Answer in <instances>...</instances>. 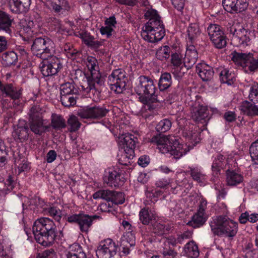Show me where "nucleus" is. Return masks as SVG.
<instances>
[{
  "mask_svg": "<svg viewBox=\"0 0 258 258\" xmlns=\"http://www.w3.org/2000/svg\"><path fill=\"white\" fill-rule=\"evenodd\" d=\"M236 157H228L227 159L223 155L218 154L214 159L212 165V170L214 174H217L221 169L225 168L226 165L235 166Z\"/></svg>",
  "mask_w": 258,
  "mask_h": 258,
  "instance_id": "nucleus-17",
  "label": "nucleus"
},
{
  "mask_svg": "<svg viewBox=\"0 0 258 258\" xmlns=\"http://www.w3.org/2000/svg\"><path fill=\"white\" fill-rule=\"evenodd\" d=\"M68 221L77 223L81 231L87 232L92 225L93 218L86 214H75L68 216Z\"/></svg>",
  "mask_w": 258,
  "mask_h": 258,
  "instance_id": "nucleus-16",
  "label": "nucleus"
},
{
  "mask_svg": "<svg viewBox=\"0 0 258 258\" xmlns=\"http://www.w3.org/2000/svg\"><path fill=\"white\" fill-rule=\"evenodd\" d=\"M46 5L57 12L70 9L69 3L66 0H46Z\"/></svg>",
  "mask_w": 258,
  "mask_h": 258,
  "instance_id": "nucleus-32",
  "label": "nucleus"
},
{
  "mask_svg": "<svg viewBox=\"0 0 258 258\" xmlns=\"http://www.w3.org/2000/svg\"><path fill=\"white\" fill-rule=\"evenodd\" d=\"M37 258H57V255L53 249H49L39 253Z\"/></svg>",
  "mask_w": 258,
  "mask_h": 258,
  "instance_id": "nucleus-62",
  "label": "nucleus"
},
{
  "mask_svg": "<svg viewBox=\"0 0 258 258\" xmlns=\"http://www.w3.org/2000/svg\"><path fill=\"white\" fill-rule=\"evenodd\" d=\"M77 36L79 37L84 43L88 46H90L94 37L86 32H78Z\"/></svg>",
  "mask_w": 258,
  "mask_h": 258,
  "instance_id": "nucleus-59",
  "label": "nucleus"
},
{
  "mask_svg": "<svg viewBox=\"0 0 258 258\" xmlns=\"http://www.w3.org/2000/svg\"><path fill=\"white\" fill-rule=\"evenodd\" d=\"M198 54L195 46L192 44L187 43V46L184 58V67L189 68L197 61Z\"/></svg>",
  "mask_w": 258,
  "mask_h": 258,
  "instance_id": "nucleus-23",
  "label": "nucleus"
},
{
  "mask_svg": "<svg viewBox=\"0 0 258 258\" xmlns=\"http://www.w3.org/2000/svg\"><path fill=\"white\" fill-rule=\"evenodd\" d=\"M214 45L217 48H222L226 46V41L224 33L211 40Z\"/></svg>",
  "mask_w": 258,
  "mask_h": 258,
  "instance_id": "nucleus-51",
  "label": "nucleus"
},
{
  "mask_svg": "<svg viewBox=\"0 0 258 258\" xmlns=\"http://www.w3.org/2000/svg\"><path fill=\"white\" fill-rule=\"evenodd\" d=\"M86 64L90 73V76L86 77L83 81L82 89L86 93H88L97 88L96 86L101 85L103 80L99 71V66L97 59L92 56H88Z\"/></svg>",
  "mask_w": 258,
  "mask_h": 258,
  "instance_id": "nucleus-5",
  "label": "nucleus"
},
{
  "mask_svg": "<svg viewBox=\"0 0 258 258\" xmlns=\"http://www.w3.org/2000/svg\"><path fill=\"white\" fill-rule=\"evenodd\" d=\"M171 126V122L170 120L164 119L161 120L156 126L158 132H165L168 131Z\"/></svg>",
  "mask_w": 258,
  "mask_h": 258,
  "instance_id": "nucleus-54",
  "label": "nucleus"
},
{
  "mask_svg": "<svg viewBox=\"0 0 258 258\" xmlns=\"http://www.w3.org/2000/svg\"><path fill=\"white\" fill-rule=\"evenodd\" d=\"M230 31L233 33L231 43L237 47H245L250 45L255 36L253 31L248 30L243 28L236 29L232 27Z\"/></svg>",
  "mask_w": 258,
  "mask_h": 258,
  "instance_id": "nucleus-9",
  "label": "nucleus"
},
{
  "mask_svg": "<svg viewBox=\"0 0 258 258\" xmlns=\"http://www.w3.org/2000/svg\"><path fill=\"white\" fill-rule=\"evenodd\" d=\"M243 176L237 170L228 169L226 172V182L228 185L235 186L243 181Z\"/></svg>",
  "mask_w": 258,
  "mask_h": 258,
  "instance_id": "nucleus-28",
  "label": "nucleus"
},
{
  "mask_svg": "<svg viewBox=\"0 0 258 258\" xmlns=\"http://www.w3.org/2000/svg\"><path fill=\"white\" fill-rule=\"evenodd\" d=\"M12 136L14 139L23 142L28 137V128L25 121H20L19 124L14 126Z\"/></svg>",
  "mask_w": 258,
  "mask_h": 258,
  "instance_id": "nucleus-22",
  "label": "nucleus"
},
{
  "mask_svg": "<svg viewBox=\"0 0 258 258\" xmlns=\"http://www.w3.org/2000/svg\"><path fill=\"white\" fill-rule=\"evenodd\" d=\"M48 213L55 220L59 221L60 220L62 213L60 210L55 207H51L48 209Z\"/></svg>",
  "mask_w": 258,
  "mask_h": 258,
  "instance_id": "nucleus-61",
  "label": "nucleus"
},
{
  "mask_svg": "<svg viewBox=\"0 0 258 258\" xmlns=\"http://www.w3.org/2000/svg\"><path fill=\"white\" fill-rule=\"evenodd\" d=\"M249 98L251 101H258V85H253L250 89Z\"/></svg>",
  "mask_w": 258,
  "mask_h": 258,
  "instance_id": "nucleus-63",
  "label": "nucleus"
},
{
  "mask_svg": "<svg viewBox=\"0 0 258 258\" xmlns=\"http://www.w3.org/2000/svg\"><path fill=\"white\" fill-rule=\"evenodd\" d=\"M172 84L171 76L169 73H165L161 75L159 81V88L161 91L168 88Z\"/></svg>",
  "mask_w": 258,
  "mask_h": 258,
  "instance_id": "nucleus-39",
  "label": "nucleus"
},
{
  "mask_svg": "<svg viewBox=\"0 0 258 258\" xmlns=\"http://www.w3.org/2000/svg\"><path fill=\"white\" fill-rule=\"evenodd\" d=\"M170 52V47L168 46H164L157 51L156 57L159 59H165L169 57Z\"/></svg>",
  "mask_w": 258,
  "mask_h": 258,
  "instance_id": "nucleus-49",
  "label": "nucleus"
},
{
  "mask_svg": "<svg viewBox=\"0 0 258 258\" xmlns=\"http://www.w3.org/2000/svg\"><path fill=\"white\" fill-rule=\"evenodd\" d=\"M241 112L248 116H258V106L253 103L245 101L239 106Z\"/></svg>",
  "mask_w": 258,
  "mask_h": 258,
  "instance_id": "nucleus-27",
  "label": "nucleus"
},
{
  "mask_svg": "<svg viewBox=\"0 0 258 258\" xmlns=\"http://www.w3.org/2000/svg\"><path fill=\"white\" fill-rule=\"evenodd\" d=\"M119 156L118 162L123 165H131L135 162V152L133 149L122 150Z\"/></svg>",
  "mask_w": 258,
  "mask_h": 258,
  "instance_id": "nucleus-30",
  "label": "nucleus"
},
{
  "mask_svg": "<svg viewBox=\"0 0 258 258\" xmlns=\"http://www.w3.org/2000/svg\"><path fill=\"white\" fill-rule=\"evenodd\" d=\"M0 90L6 95L9 96L12 99H14L13 103H14L13 106L18 105V99L20 96L21 93L20 92L15 91L14 87L11 84L3 85L0 82Z\"/></svg>",
  "mask_w": 258,
  "mask_h": 258,
  "instance_id": "nucleus-29",
  "label": "nucleus"
},
{
  "mask_svg": "<svg viewBox=\"0 0 258 258\" xmlns=\"http://www.w3.org/2000/svg\"><path fill=\"white\" fill-rule=\"evenodd\" d=\"M71 248V251L68 253L67 258H86L85 253L79 245L74 244Z\"/></svg>",
  "mask_w": 258,
  "mask_h": 258,
  "instance_id": "nucleus-40",
  "label": "nucleus"
},
{
  "mask_svg": "<svg viewBox=\"0 0 258 258\" xmlns=\"http://www.w3.org/2000/svg\"><path fill=\"white\" fill-rule=\"evenodd\" d=\"M108 110L103 107H86L80 109L78 115L82 118L98 119L107 113Z\"/></svg>",
  "mask_w": 258,
  "mask_h": 258,
  "instance_id": "nucleus-14",
  "label": "nucleus"
},
{
  "mask_svg": "<svg viewBox=\"0 0 258 258\" xmlns=\"http://www.w3.org/2000/svg\"><path fill=\"white\" fill-rule=\"evenodd\" d=\"M152 142H155L159 151L163 154L169 153L176 159H179L189 151L192 147L183 144L180 140L174 136H162L152 139Z\"/></svg>",
  "mask_w": 258,
  "mask_h": 258,
  "instance_id": "nucleus-2",
  "label": "nucleus"
},
{
  "mask_svg": "<svg viewBox=\"0 0 258 258\" xmlns=\"http://www.w3.org/2000/svg\"><path fill=\"white\" fill-rule=\"evenodd\" d=\"M116 21L114 17L106 19L104 25L100 28V32L102 35L110 38L113 35L116 29Z\"/></svg>",
  "mask_w": 258,
  "mask_h": 258,
  "instance_id": "nucleus-25",
  "label": "nucleus"
},
{
  "mask_svg": "<svg viewBox=\"0 0 258 258\" xmlns=\"http://www.w3.org/2000/svg\"><path fill=\"white\" fill-rule=\"evenodd\" d=\"M7 154L6 147L3 141L0 140V166H3L6 164V155Z\"/></svg>",
  "mask_w": 258,
  "mask_h": 258,
  "instance_id": "nucleus-60",
  "label": "nucleus"
},
{
  "mask_svg": "<svg viewBox=\"0 0 258 258\" xmlns=\"http://www.w3.org/2000/svg\"><path fill=\"white\" fill-rule=\"evenodd\" d=\"M171 61L174 66L173 73L177 77H182L185 70L184 60H182V54L179 51L173 53L171 56Z\"/></svg>",
  "mask_w": 258,
  "mask_h": 258,
  "instance_id": "nucleus-18",
  "label": "nucleus"
},
{
  "mask_svg": "<svg viewBox=\"0 0 258 258\" xmlns=\"http://www.w3.org/2000/svg\"><path fill=\"white\" fill-rule=\"evenodd\" d=\"M176 181L177 184H179V187L184 185L186 188H188L191 186V184L185 179V173L184 172L177 173L176 175Z\"/></svg>",
  "mask_w": 258,
  "mask_h": 258,
  "instance_id": "nucleus-53",
  "label": "nucleus"
},
{
  "mask_svg": "<svg viewBox=\"0 0 258 258\" xmlns=\"http://www.w3.org/2000/svg\"><path fill=\"white\" fill-rule=\"evenodd\" d=\"M117 245L111 239L101 241L96 250L98 258H111L116 253Z\"/></svg>",
  "mask_w": 258,
  "mask_h": 258,
  "instance_id": "nucleus-12",
  "label": "nucleus"
},
{
  "mask_svg": "<svg viewBox=\"0 0 258 258\" xmlns=\"http://www.w3.org/2000/svg\"><path fill=\"white\" fill-rule=\"evenodd\" d=\"M12 177L9 176L6 182L4 183L0 182V196L7 193L8 191L12 190L13 188Z\"/></svg>",
  "mask_w": 258,
  "mask_h": 258,
  "instance_id": "nucleus-50",
  "label": "nucleus"
},
{
  "mask_svg": "<svg viewBox=\"0 0 258 258\" xmlns=\"http://www.w3.org/2000/svg\"><path fill=\"white\" fill-rule=\"evenodd\" d=\"M62 104L67 107L74 105L76 103V94H73L61 96Z\"/></svg>",
  "mask_w": 258,
  "mask_h": 258,
  "instance_id": "nucleus-47",
  "label": "nucleus"
},
{
  "mask_svg": "<svg viewBox=\"0 0 258 258\" xmlns=\"http://www.w3.org/2000/svg\"><path fill=\"white\" fill-rule=\"evenodd\" d=\"M68 123L69 125L70 126V130L71 132H75L78 130L81 125L78 118L73 115L70 116L68 120Z\"/></svg>",
  "mask_w": 258,
  "mask_h": 258,
  "instance_id": "nucleus-57",
  "label": "nucleus"
},
{
  "mask_svg": "<svg viewBox=\"0 0 258 258\" xmlns=\"http://www.w3.org/2000/svg\"><path fill=\"white\" fill-rule=\"evenodd\" d=\"M18 59V53L14 51L5 53L2 56L4 64L9 66L14 64Z\"/></svg>",
  "mask_w": 258,
  "mask_h": 258,
  "instance_id": "nucleus-43",
  "label": "nucleus"
},
{
  "mask_svg": "<svg viewBox=\"0 0 258 258\" xmlns=\"http://www.w3.org/2000/svg\"><path fill=\"white\" fill-rule=\"evenodd\" d=\"M117 142L121 150H134L137 138L129 133L122 134L118 136Z\"/></svg>",
  "mask_w": 258,
  "mask_h": 258,
  "instance_id": "nucleus-19",
  "label": "nucleus"
},
{
  "mask_svg": "<svg viewBox=\"0 0 258 258\" xmlns=\"http://www.w3.org/2000/svg\"><path fill=\"white\" fill-rule=\"evenodd\" d=\"M140 221L143 224H148L150 223L152 225L157 219L155 214L148 208L142 209L139 213Z\"/></svg>",
  "mask_w": 258,
  "mask_h": 258,
  "instance_id": "nucleus-31",
  "label": "nucleus"
},
{
  "mask_svg": "<svg viewBox=\"0 0 258 258\" xmlns=\"http://www.w3.org/2000/svg\"><path fill=\"white\" fill-rule=\"evenodd\" d=\"M171 209H173V214H178L182 213L184 209L183 202L182 201L176 204L174 207H172Z\"/></svg>",
  "mask_w": 258,
  "mask_h": 258,
  "instance_id": "nucleus-64",
  "label": "nucleus"
},
{
  "mask_svg": "<svg viewBox=\"0 0 258 258\" xmlns=\"http://www.w3.org/2000/svg\"><path fill=\"white\" fill-rule=\"evenodd\" d=\"M125 201L124 195L122 192H113L110 201L115 204H122Z\"/></svg>",
  "mask_w": 258,
  "mask_h": 258,
  "instance_id": "nucleus-58",
  "label": "nucleus"
},
{
  "mask_svg": "<svg viewBox=\"0 0 258 258\" xmlns=\"http://www.w3.org/2000/svg\"><path fill=\"white\" fill-rule=\"evenodd\" d=\"M192 111L194 113L192 116L194 119L197 121H200L205 119L209 116V110L208 108L205 106L198 105L197 106L196 104Z\"/></svg>",
  "mask_w": 258,
  "mask_h": 258,
  "instance_id": "nucleus-33",
  "label": "nucleus"
},
{
  "mask_svg": "<svg viewBox=\"0 0 258 258\" xmlns=\"http://www.w3.org/2000/svg\"><path fill=\"white\" fill-rule=\"evenodd\" d=\"M207 31L210 40L216 37L219 36V35L222 34L223 33L222 30L221 29L220 27L218 25L215 24H210L207 28Z\"/></svg>",
  "mask_w": 258,
  "mask_h": 258,
  "instance_id": "nucleus-44",
  "label": "nucleus"
},
{
  "mask_svg": "<svg viewBox=\"0 0 258 258\" xmlns=\"http://www.w3.org/2000/svg\"><path fill=\"white\" fill-rule=\"evenodd\" d=\"M187 128L185 129L183 131V136L188 140L189 142L192 144V146H195L200 142V134L197 131H193Z\"/></svg>",
  "mask_w": 258,
  "mask_h": 258,
  "instance_id": "nucleus-36",
  "label": "nucleus"
},
{
  "mask_svg": "<svg viewBox=\"0 0 258 258\" xmlns=\"http://www.w3.org/2000/svg\"><path fill=\"white\" fill-rule=\"evenodd\" d=\"M191 175L193 179L200 183L201 185H204L207 182L206 175L200 169H192L191 170Z\"/></svg>",
  "mask_w": 258,
  "mask_h": 258,
  "instance_id": "nucleus-41",
  "label": "nucleus"
},
{
  "mask_svg": "<svg viewBox=\"0 0 258 258\" xmlns=\"http://www.w3.org/2000/svg\"><path fill=\"white\" fill-rule=\"evenodd\" d=\"M124 177L120 170L116 168H110L105 171L103 181L108 186H117L121 185L124 181Z\"/></svg>",
  "mask_w": 258,
  "mask_h": 258,
  "instance_id": "nucleus-15",
  "label": "nucleus"
},
{
  "mask_svg": "<svg viewBox=\"0 0 258 258\" xmlns=\"http://www.w3.org/2000/svg\"><path fill=\"white\" fill-rule=\"evenodd\" d=\"M32 231L37 242L45 246L51 245L56 236V226L48 218H41L36 220Z\"/></svg>",
  "mask_w": 258,
  "mask_h": 258,
  "instance_id": "nucleus-3",
  "label": "nucleus"
},
{
  "mask_svg": "<svg viewBox=\"0 0 258 258\" xmlns=\"http://www.w3.org/2000/svg\"><path fill=\"white\" fill-rule=\"evenodd\" d=\"M51 124L52 126L56 129L62 128L66 126L64 119L61 116L56 114L52 115Z\"/></svg>",
  "mask_w": 258,
  "mask_h": 258,
  "instance_id": "nucleus-46",
  "label": "nucleus"
},
{
  "mask_svg": "<svg viewBox=\"0 0 258 258\" xmlns=\"http://www.w3.org/2000/svg\"><path fill=\"white\" fill-rule=\"evenodd\" d=\"M208 214L206 213L198 212L192 216V220L187 223V224L193 227H198L203 224L208 218Z\"/></svg>",
  "mask_w": 258,
  "mask_h": 258,
  "instance_id": "nucleus-34",
  "label": "nucleus"
},
{
  "mask_svg": "<svg viewBox=\"0 0 258 258\" xmlns=\"http://www.w3.org/2000/svg\"><path fill=\"white\" fill-rule=\"evenodd\" d=\"M213 232L216 234H223L229 237L234 236L237 232V223L226 217L214 218L210 224Z\"/></svg>",
  "mask_w": 258,
  "mask_h": 258,
  "instance_id": "nucleus-6",
  "label": "nucleus"
},
{
  "mask_svg": "<svg viewBox=\"0 0 258 258\" xmlns=\"http://www.w3.org/2000/svg\"><path fill=\"white\" fill-rule=\"evenodd\" d=\"M32 50L34 55L40 57L53 54L55 52V45L53 42L49 38H37L32 46Z\"/></svg>",
  "mask_w": 258,
  "mask_h": 258,
  "instance_id": "nucleus-8",
  "label": "nucleus"
},
{
  "mask_svg": "<svg viewBox=\"0 0 258 258\" xmlns=\"http://www.w3.org/2000/svg\"><path fill=\"white\" fill-rule=\"evenodd\" d=\"M10 10L15 13L26 12L31 4L30 0H7Z\"/></svg>",
  "mask_w": 258,
  "mask_h": 258,
  "instance_id": "nucleus-21",
  "label": "nucleus"
},
{
  "mask_svg": "<svg viewBox=\"0 0 258 258\" xmlns=\"http://www.w3.org/2000/svg\"><path fill=\"white\" fill-rule=\"evenodd\" d=\"M116 124L115 126L118 129H124V127L128 123V120L123 114H121L114 119Z\"/></svg>",
  "mask_w": 258,
  "mask_h": 258,
  "instance_id": "nucleus-56",
  "label": "nucleus"
},
{
  "mask_svg": "<svg viewBox=\"0 0 258 258\" xmlns=\"http://www.w3.org/2000/svg\"><path fill=\"white\" fill-rule=\"evenodd\" d=\"M41 58L43 60L40 64V69L44 76L54 75L61 68L60 60L52 54Z\"/></svg>",
  "mask_w": 258,
  "mask_h": 258,
  "instance_id": "nucleus-10",
  "label": "nucleus"
},
{
  "mask_svg": "<svg viewBox=\"0 0 258 258\" xmlns=\"http://www.w3.org/2000/svg\"><path fill=\"white\" fill-rule=\"evenodd\" d=\"M223 6L228 12H240L247 8V5L245 2L240 0H223Z\"/></svg>",
  "mask_w": 258,
  "mask_h": 258,
  "instance_id": "nucleus-20",
  "label": "nucleus"
},
{
  "mask_svg": "<svg viewBox=\"0 0 258 258\" xmlns=\"http://www.w3.org/2000/svg\"><path fill=\"white\" fill-rule=\"evenodd\" d=\"M230 57L237 66L241 67L246 73L253 72L258 69V59H253L252 53L232 52Z\"/></svg>",
  "mask_w": 258,
  "mask_h": 258,
  "instance_id": "nucleus-7",
  "label": "nucleus"
},
{
  "mask_svg": "<svg viewBox=\"0 0 258 258\" xmlns=\"http://www.w3.org/2000/svg\"><path fill=\"white\" fill-rule=\"evenodd\" d=\"M183 253L189 257H198L199 255L198 246L194 241L188 242L185 245Z\"/></svg>",
  "mask_w": 258,
  "mask_h": 258,
  "instance_id": "nucleus-35",
  "label": "nucleus"
},
{
  "mask_svg": "<svg viewBox=\"0 0 258 258\" xmlns=\"http://www.w3.org/2000/svg\"><path fill=\"white\" fill-rule=\"evenodd\" d=\"M220 76L221 82L227 84L228 85H232L235 81V74L226 69L221 71Z\"/></svg>",
  "mask_w": 258,
  "mask_h": 258,
  "instance_id": "nucleus-37",
  "label": "nucleus"
},
{
  "mask_svg": "<svg viewBox=\"0 0 258 258\" xmlns=\"http://www.w3.org/2000/svg\"><path fill=\"white\" fill-rule=\"evenodd\" d=\"M125 75L120 69L113 71L108 77V83L112 91L120 93L122 92L125 86Z\"/></svg>",
  "mask_w": 258,
  "mask_h": 258,
  "instance_id": "nucleus-11",
  "label": "nucleus"
},
{
  "mask_svg": "<svg viewBox=\"0 0 258 258\" xmlns=\"http://www.w3.org/2000/svg\"><path fill=\"white\" fill-rule=\"evenodd\" d=\"M37 107H33L30 110V115L32 118L30 125L31 131L36 134H41L48 130L49 127L46 125V121L42 119L39 113H36Z\"/></svg>",
  "mask_w": 258,
  "mask_h": 258,
  "instance_id": "nucleus-13",
  "label": "nucleus"
},
{
  "mask_svg": "<svg viewBox=\"0 0 258 258\" xmlns=\"http://www.w3.org/2000/svg\"><path fill=\"white\" fill-rule=\"evenodd\" d=\"M145 17L149 21L142 27L141 36L146 41L155 43L165 36V30L157 12L154 9L148 10Z\"/></svg>",
  "mask_w": 258,
  "mask_h": 258,
  "instance_id": "nucleus-1",
  "label": "nucleus"
},
{
  "mask_svg": "<svg viewBox=\"0 0 258 258\" xmlns=\"http://www.w3.org/2000/svg\"><path fill=\"white\" fill-rule=\"evenodd\" d=\"M187 43H193L198 36L200 35V32L198 26L196 24L190 25L187 29Z\"/></svg>",
  "mask_w": 258,
  "mask_h": 258,
  "instance_id": "nucleus-38",
  "label": "nucleus"
},
{
  "mask_svg": "<svg viewBox=\"0 0 258 258\" xmlns=\"http://www.w3.org/2000/svg\"><path fill=\"white\" fill-rule=\"evenodd\" d=\"M152 226L153 227L154 232L157 234L162 235L165 233L166 231H167L165 225L159 221L158 218L153 223Z\"/></svg>",
  "mask_w": 258,
  "mask_h": 258,
  "instance_id": "nucleus-55",
  "label": "nucleus"
},
{
  "mask_svg": "<svg viewBox=\"0 0 258 258\" xmlns=\"http://www.w3.org/2000/svg\"><path fill=\"white\" fill-rule=\"evenodd\" d=\"M249 153L252 160L258 164V140L253 142L249 148Z\"/></svg>",
  "mask_w": 258,
  "mask_h": 258,
  "instance_id": "nucleus-52",
  "label": "nucleus"
},
{
  "mask_svg": "<svg viewBox=\"0 0 258 258\" xmlns=\"http://www.w3.org/2000/svg\"><path fill=\"white\" fill-rule=\"evenodd\" d=\"M135 91L140 101L144 104L150 105L156 100L157 88L152 78L146 76H141L136 80Z\"/></svg>",
  "mask_w": 258,
  "mask_h": 258,
  "instance_id": "nucleus-4",
  "label": "nucleus"
},
{
  "mask_svg": "<svg viewBox=\"0 0 258 258\" xmlns=\"http://www.w3.org/2000/svg\"><path fill=\"white\" fill-rule=\"evenodd\" d=\"M11 25V20L9 16L5 12L0 11V30H4L9 32Z\"/></svg>",
  "mask_w": 258,
  "mask_h": 258,
  "instance_id": "nucleus-42",
  "label": "nucleus"
},
{
  "mask_svg": "<svg viewBox=\"0 0 258 258\" xmlns=\"http://www.w3.org/2000/svg\"><path fill=\"white\" fill-rule=\"evenodd\" d=\"M147 198L148 199L151 203L156 202L159 197L161 195V191L159 189H148L146 192Z\"/></svg>",
  "mask_w": 258,
  "mask_h": 258,
  "instance_id": "nucleus-48",
  "label": "nucleus"
},
{
  "mask_svg": "<svg viewBox=\"0 0 258 258\" xmlns=\"http://www.w3.org/2000/svg\"><path fill=\"white\" fill-rule=\"evenodd\" d=\"M196 71L204 81L210 80L214 74L212 68L204 62L200 63L197 65Z\"/></svg>",
  "mask_w": 258,
  "mask_h": 258,
  "instance_id": "nucleus-26",
  "label": "nucleus"
},
{
  "mask_svg": "<svg viewBox=\"0 0 258 258\" xmlns=\"http://www.w3.org/2000/svg\"><path fill=\"white\" fill-rule=\"evenodd\" d=\"M21 27L20 30L21 34L29 38L34 33H37L36 29L38 26L33 20L27 19L21 22Z\"/></svg>",
  "mask_w": 258,
  "mask_h": 258,
  "instance_id": "nucleus-24",
  "label": "nucleus"
},
{
  "mask_svg": "<svg viewBox=\"0 0 258 258\" xmlns=\"http://www.w3.org/2000/svg\"><path fill=\"white\" fill-rule=\"evenodd\" d=\"M77 92L73 84L71 83H66L61 86L60 95L61 96L76 94Z\"/></svg>",
  "mask_w": 258,
  "mask_h": 258,
  "instance_id": "nucleus-45",
  "label": "nucleus"
}]
</instances>
